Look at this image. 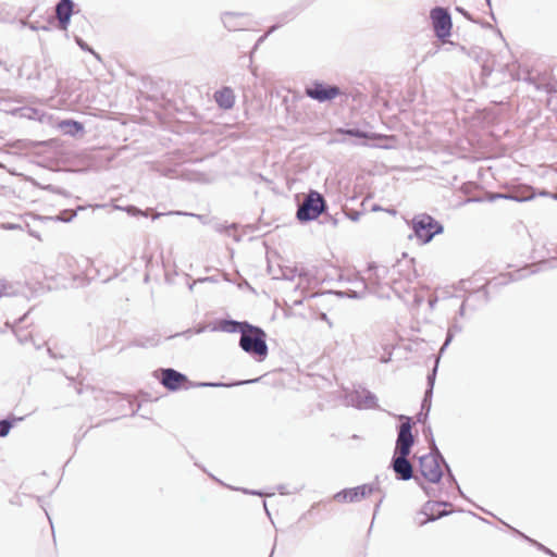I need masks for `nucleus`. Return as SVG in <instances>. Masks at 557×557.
<instances>
[{"label": "nucleus", "mask_w": 557, "mask_h": 557, "mask_svg": "<svg viewBox=\"0 0 557 557\" xmlns=\"http://www.w3.org/2000/svg\"><path fill=\"white\" fill-rule=\"evenodd\" d=\"M76 3L73 0H59L55 4V16L58 20L57 28L60 30L66 32L70 24L71 18L74 14L78 13V10L75 11Z\"/></svg>", "instance_id": "9b49d317"}, {"label": "nucleus", "mask_w": 557, "mask_h": 557, "mask_svg": "<svg viewBox=\"0 0 557 557\" xmlns=\"http://www.w3.org/2000/svg\"><path fill=\"white\" fill-rule=\"evenodd\" d=\"M423 432H424V434H425V433H429V434L431 435V440L433 438L432 431H431V428H430V426L425 428V429L423 430Z\"/></svg>", "instance_id": "864d4df0"}, {"label": "nucleus", "mask_w": 557, "mask_h": 557, "mask_svg": "<svg viewBox=\"0 0 557 557\" xmlns=\"http://www.w3.org/2000/svg\"><path fill=\"white\" fill-rule=\"evenodd\" d=\"M29 27H30V29H33V30H39V29L45 30V32L50 30V27H49V26H47V25H41V26H40V25L30 24V25H29Z\"/></svg>", "instance_id": "79ce46f5"}, {"label": "nucleus", "mask_w": 557, "mask_h": 557, "mask_svg": "<svg viewBox=\"0 0 557 557\" xmlns=\"http://www.w3.org/2000/svg\"><path fill=\"white\" fill-rule=\"evenodd\" d=\"M409 225L421 244L430 243L436 235L444 232L443 224L428 213L416 214Z\"/></svg>", "instance_id": "20e7f679"}, {"label": "nucleus", "mask_w": 557, "mask_h": 557, "mask_svg": "<svg viewBox=\"0 0 557 557\" xmlns=\"http://www.w3.org/2000/svg\"><path fill=\"white\" fill-rule=\"evenodd\" d=\"M444 468L446 470V480L450 483V484H454L456 486V488L458 490L459 494L463 497V498H467L466 495L463 494L462 490L460 488L457 480H456V476L455 474L453 473L449 465L444 461Z\"/></svg>", "instance_id": "a878e982"}, {"label": "nucleus", "mask_w": 557, "mask_h": 557, "mask_svg": "<svg viewBox=\"0 0 557 557\" xmlns=\"http://www.w3.org/2000/svg\"><path fill=\"white\" fill-rule=\"evenodd\" d=\"M534 197L535 193L531 186H519L506 191V200H512L516 202L529 201Z\"/></svg>", "instance_id": "2eb2a0df"}, {"label": "nucleus", "mask_w": 557, "mask_h": 557, "mask_svg": "<svg viewBox=\"0 0 557 557\" xmlns=\"http://www.w3.org/2000/svg\"><path fill=\"white\" fill-rule=\"evenodd\" d=\"M277 490L281 494H286L284 485H280Z\"/></svg>", "instance_id": "4d7b16f0"}, {"label": "nucleus", "mask_w": 557, "mask_h": 557, "mask_svg": "<svg viewBox=\"0 0 557 557\" xmlns=\"http://www.w3.org/2000/svg\"><path fill=\"white\" fill-rule=\"evenodd\" d=\"M262 504H263V508H264V510H265L267 515L270 517V511H269V509H268L267 502H265V500H263V502H262Z\"/></svg>", "instance_id": "6e6d98bb"}, {"label": "nucleus", "mask_w": 557, "mask_h": 557, "mask_svg": "<svg viewBox=\"0 0 557 557\" xmlns=\"http://www.w3.org/2000/svg\"><path fill=\"white\" fill-rule=\"evenodd\" d=\"M499 284H507V280L504 277V280L499 282Z\"/></svg>", "instance_id": "774afa93"}, {"label": "nucleus", "mask_w": 557, "mask_h": 557, "mask_svg": "<svg viewBox=\"0 0 557 557\" xmlns=\"http://www.w3.org/2000/svg\"><path fill=\"white\" fill-rule=\"evenodd\" d=\"M425 419H426V418H425V413H423V412H421V413L419 414V417H418V420H419L420 422H423V420H425Z\"/></svg>", "instance_id": "603ef678"}, {"label": "nucleus", "mask_w": 557, "mask_h": 557, "mask_svg": "<svg viewBox=\"0 0 557 557\" xmlns=\"http://www.w3.org/2000/svg\"><path fill=\"white\" fill-rule=\"evenodd\" d=\"M158 344H159V338L156 335L145 337V338H138L133 342L134 346L144 347V348L154 347Z\"/></svg>", "instance_id": "b1692460"}, {"label": "nucleus", "mask_w": 557, "mask_h": 557, "mask_svg": "<svg viewBox=\"0 0 557 557\" xmlns=\"http://www.w3.org/2000/svg\"><path fill=\"white\" fill-rule=\"evenodd\" d=\"M339 132L350 137L368 138V133L359 128H341Z\"/></svg>", "instance_id": "bb28decb"}, {"label": "nucleus", "mask_w": 557, "mask_h": 557, "mask_svg": "<svg viewBox=\"0 0 557 557\" xmlns=\"http://www.w3.org/2000/svg\"><path fill=\"white\" fill-rule=\"evenodd\" d=\"M414 480L419 483L420 487H422V488L424 490V492H425L426 494H429V492H428L426 487H425L422 483H420V482H419V479H418V478H414Z\"/></svg>", "instance_id": "5fc2aeb1"}, {"label": "nucleus", "mask_w": 557, "mask_h": 557, "mask_svg": "<svg viewBox=\"0 0 557 557\" xmlns=\"http://www.w3.org/2000/svg\"><path fill=\"white\" fill-rule=\"evenodd\" d=\"M234 227H235V225H234V224H232V225H228V226H227V225H224V224H221V223H218V224H215V226H214V228H215V231H216V232H219V233H223V232H225V233H227V235H231V234H230V230H231V228H234Z\"/></svg>", "instance_id": "c9c22d12"}, {"label": "nucleus", "mask_w": 557, "mask_h": 557, "mask_svg": "<svg viewBox=\"0 0 557 557\" xmlns=\"http://www.w3.org/2000/svg\"><path fill=\"white\" fill-rule=\"evenodd\" d=\"M409 456L393 455L389 467L398 481H409L413 479V467L408 460Z\"/></svg>", "instance_id": "f8f14e48"}, {"label": "nucleus", "mask_w": 557, "mask_h": 557, "mask_svg": "<svg viewBox=\"0 0 557 557\" xmlns=\"http://www.w3.org/2000/svg\"><path fill=\"white\" fill-rule=\"evenodd\" d=\"M46 517L49 520V523H52V520H51V517L49 516V513H46Z\"/></svg>", "instance_id": "338daca9"}, {"label": "nucleus", "mask_w": 557, "mask_h": 557, "mask_svg": "<svg viewBox=\"0 0 557 557\" xmlns=\"http://www.w3.org/2000/svg\"><path fill=\"white\" fill-rule=\"evenodd\" d=\"M46 517L49 520V523H52V520H51V517L49 516V513H46Z\"/></svg>", "instance_id": "69168bd1"}, {"label": "nucleus", "mask_w": 557, "mask_h": 557, "mask_svg": "<svg viewBox=\"0 0 557 557\" xmlns=\"http://www.w3.org/2000/svg\"><path fill=\"white\" fill-rule=\"evenodd\" d=\"M465 311H466V304L465 301L461 304L459 310H458V315L459 317H463L465 315Z\"/></svg>", "instance_id": "49530a36"}, {"label": "nucleus", "mask_w": 557, "mask_h": 557, "mask_svg": "<svg viewBox=\"0 0 557 557\" xmlns=\"http://www.w3.org/2000/svg\"><path fill=\"white\" fill-rule=\"evenodd\" d=\"M295 275H296V270L295 269H287L286 271H283V278L284 280L292 281V280H294Z\"/></svg>", "instance_id": "4c0bfd02"}, {"label": "nucleus", "mask_w": 557, "mask_h": 557, "mask_svg": "<svg viewBox=\"0 0 557 557\" xmlns=\"http://www.w3.org/2000/svg\"><path fill=\"white\" fill-rule=\"evenodd\" d=\"M248 327H251V324L247 321H236L233 319L223 320L220 329L226 333H239L247 331Z\"/></svg>", "instance_id": "f3484780"}, {"label": "nucleus", "mask_w": 557, "mask_h": 557, "mask_svg": "<svg viewBox=\"0 0 557 557\" xmlns=\"http://www.w3.org/2000/svg\"><path fill=\"white\" fill-rule=\"evenodd\" d=\"M59 126L65 135H70L73 137L83 134L85 129L83 123L71 119L61 121Z\"/></svg>", "instance_id": "6ab92c4d"}, {"label": "nucleus", "mask_w": 557, "mask_h": 557, "mask_svg": "<svg viewBox=\"0 0 557 557\" xmlns=\"http://www.w3.org/2000/svg\"><path fill=\"white\" fill-rule=\"evenodd\" d=\"M348 399L357 409H377V397L374 393L369 391L366 387L359 386L358 388L354 389L349 396Z\"/></svg>", "instance_id": "9d476101"}, {"label": "nucleus", "mask_w": 557, "mask_h": 557, "mask_svg": "<svg viewBox=\"0 0 557 557\" xmlns=\"http://www.w3.org/2000/svg\"><path fill=\"white\" fill-rule=\"evenodd\" d=\"M238 491H242L243 493L245 494H248V495H258V496H263V492L262 491H259V490H249V488H237Z\"/></svg>", "instance_id": "58836bf2"}, {"label": "nucleus", "mask_w": 557, "mask_h": 557, "mask_svg": "<svg viewBox=\"0 0 557 557\" xmlns=\"http://www.w3.org/2000/svg\"><path fill=\"white\" fill-rule=\"evenodd\" d=\"M433 388L434 386H428L425 392H424V396H423V399H429L432 401V396H433Z\"/></svg>", "instance_id": "a19ab883"}, {"label": "nucleus", "mask_w": 557, "mask_h": 557, "mask_svg": "<svg viewBox=\"0 0 557 557\" xmlns=\"http://www.w3.org/2000/svg\"><path fill=\"white\" fill-rule=\"evenodd\" d=\"M446 461L438 450L434 438H432V447L429 454L419 457V470L421 475L430 483L437 484L444 476L442 463Z\"/></svg>", "instance_id": "7ed1b4c3"}, {"label": "nucleus", "mask_w": 557, "mask_h": 557, "mask_svg": "<svg viewBox=\"0 0 557 557\" xmlns=\"http://www.w3.org/2000/svg\"><path fill=\"white\" fill-rule=\"evenodd\" d=\"M45 189L49 190V191H52V193H57V194H61V195H64V190L60 187H57L54 185H48L45 187Z\"/></svg>", "instance_id": "ea45409f"}, {"label": "nucleus", "mask_w": 557, "mask_h": 557, "mask_svg": "<svg viewBox=\"0 0 557 557\" xmlns=\"http://www.w3.org/2000/svg\"><path fill=\"white\" fill-rule=\"evenodd\" d=\"M193 333H194V332H193V330H190V329H189V330H187V331L183 332V333H182V335L189 336V335H191Z\"/></svg>", "instance_id": "bf43d9fd"}, {"label": "nucleus", "mask_w": 557, "mask_h": 557, "mask_svg": "<svg viewBox=\"0 0 557 557\" xmlns=\"http://www.w3.org/2000/svg\"><path fill=\"white\" fill-rule=\"evenodd\" d=\"M524 75L519 71L517 73V79L519 81H524V82H528L529 84H534L535 85V81L534 78L531 76V74L529 73V71H524L523 72Z\"/></svg>", "instance_id": "2f4dec72"}, {"label": "nucleus", "mask_w": 557, "mask_h": 557, "mask_svg": "<svg viewBox=\"0 0 557 557\" xmlns=\"http://www.w3.org/2000/svg\"><path fill=\"white\" fill-rule=\"evenodd\" d=\"M76 216V211L63 210L57 215V220L61 222H71Z\"/></svg>", "instance_id": "c756f323"}, {"label": "nucleus", "mask_w": 557, "mask_h": 557, "mask_svg": "<svg viewBox=\"0 0 557 557\" xmlns=\"http://www.w3.org/2000/svg\"><path fill=\"white\" fill-rule=\"evenodd\" d=\"M497 199H506V193H487L485 197L473 196V197L468 198L466 200V202L467 203L483 202V201L494 202Z\"/></svg>", "instance_id": "5701e85b"}, {"label": "nucleus", "mask_w": 557, "mask_h": 557, "mask_svg": "<svg viewBox=\"0 0 557 557\" xmlns=\"http://www.w3.org/2000/svg\"><path fill=\"white\" fill-rule=\"evenodd\" d=\"M46 517L49 520V523H52V520H51V517L49 516V513H46Z\"/></svg>", "instance_id": "0e129e2a"}, {"label": "nucleus", "mask_w": 557, "mask_h": 557, "mask_svg": "<svg viewBox=\"0 0 557 557\" xmlns=\"http://www.w3.org/2000/svg\"><path fill=\"white\" fill-rule=\"evenodd\" d=\"M433 32L437 39L445 40L451 34L453 21L449 11L443 7H435L430 11Z\"/></svg>", "instance_id": "0eeeda50"}, {"label": "nucleus", "mask_w": 557, "mask_h": 557, "mask_svg": "<svg viewBox=\"0 0 557 557\" xmlns=\"http://www.w3.org/2000/svg\"><path fill=\"white\" fill-rule=\"evenodd\" d=\"M325 220H326V222L331 223L334 227H336V226H337V224H338V220H337V218H336V216H333V215H331V214L326 215V216H325Z\"/></svg>", "instance_id": "37998d69"}, {"label": "nucleus", "mask_w": 557, "mask_h": 557, "mask_svg": "<svg viewBox=\"0 0 557 557\" xmlns=\"http://www.w3.org/2000/svg\"><path fill=\"white\" fill-rule=\"evenodd\" d=\"M238 346L257 361H263L268 357L267 333L257 325L248 327L239 337Z\"/></svg>", "instance_id": "f03ea898"}, {"label": "nucleus", "mask_w": 557, "mask_h": 557, "mask_svg": "<svg viewBox=\"0 0 557 557\" xmlns=\"http://www.w3.org/2000/svg\"><path fill=\"white\" fill-rule=\"evenodd\" d=\"M203 330H205V327H200L195 333L199 334V333L203 332Z\"/></svg>", "instance_id": "680f3d73"}, {"label": "nucleus", "mask_w": 557, "mask_h": 557, "mask_svg": "<svg viewBox=\"0 0 557 557\" xmlns=\"http://www.w3.org/2000/svg\"><path fill=\"white\" fill-rule=\"evenodd\" d=\"M73 38L83 51L91 53L97 60L101 61L100 54L96 52L85 40H83L82 37L74 35Z\"/></svg>", "instance_id": "393cba45"}, {"label": "nucleus", "mask_w": 557, "mask_h": 557, "mask_svg": "<svg viewBox=\"0 0 557 557\" xmlns=\"http://www.w3.org/2000/svg\"><path fill=\"white\" fill-rule=\"evenodd\" d=\"M382 502H383V498H381V499L379 500V503L374 506V516H375V515H376V512L379 511V509H380V506H381Z\"/></svg>", "instance_id": "8fccbe9b"}, {"label": "nucleus", "mask_w": 557, "mask_h": 557, "mask_svg": "<svg viewBox=\"0 0 557 557\" xmlns=\"http://www.w3.org/2000/svg\"><path fill=\"white\" fill-rule=\"evenodd\" d=\"M397 418L401 420V423L397 426V438L393 455L409 456L416 443V437L412 434L413 421L412 418L405 414H399Z\"/></svg>", "instance_id": "423d86ee"}, {"label": "nucleus", "mask_w": 557, "mask_h": 557, "mask_svg": "<svg viewBox=\"0 0 557 557\" xmlns=\"http://www.w3.org/2000/svg\"><path fill=\"white\" fill-rule=\"evenodd\" d=\"M510 530L519 535L520 537H522L523 540L528 541L531 545L535 546L537 549L544 552L545 554H547L548 556L550 557H557V554L554 553L552 549L547 548L546 546H544L542 543L529 537L528 535H525L524 533H522L521 531L512 528V527H509Z\"/></svg>", "instance_id": "412c9836"}, {"label": "nucleus", "mask_w": 557, "mask_h": 557, "mask_svg": "<svg viewBox=\"0 0 557 557\" xmlns=\"http://www.w3.org/2000/svg\"><path fill=\"white\" fill-rule=\"evenodd\" d=\"M386 212L395 215L397 213V211L394 209V208H388V209H385Z\"/></svg>", "instance_id": "3c124183"}, {"label": "nucleus", "mask_w": 557, "mask_h": 557, "mask_svg": "<svg viewBox=\"0 0 557 557\" xmlns=\"http://www.w3.org/2000/svg\"><path fill=\"white\" fill-rule=\"evenodd\" d=\"M47 351H48V354H49V356H50L51 358H54V359H57V358H64V356H63V355H57V354L53 351V349H52L51 347H49V346L47 347Z\"/></svg>", "instance_id": "a18cd8bd"}, {"label": "nucleus", "mask_w": 557, "mask_h": 557, "mask_svg": "<svg viewBox=\"0 0 557 557\" xmlns=\"http://www.w3.org/2000/svg\"><path fill=\"white\" fill-rule=\"evenodd\" d=\"M436 363H438V361ZM436 373H437V364L434 366L432 371L426 376L428 386H434L435 379H436Z\"/></svg>", "instance_id": "f704fd0d"}, {"label": "nucleus", "mask_w": 557, "mask_h": 557, "mask_svg": "<svg viewBox=\"0 0 557 557\" xmlns=\"http://www.w3.org/2000/svg\"><path fill=\"white\" fill-rule=\"evenodd\" d=\"M368 270L369 271H374V275L377 280H381L382 277H384L387 273V268L386 267H380L375 263H369L368 265Z\"/></svg>", "instance_id": "c85d7f7f"}, {"label": "nucleus", "mask_w": 557, "mask_h": 557, "mask_svg": "<svg viewBox=\"0 0 557 557\" xmlns=\"http://www.w3.org/2000/svg\"><path fill=\"white\" fill-rule=\"evenodd\" d=\"M375 490L376 487L373 484H362L337 492L333 499L337 503H357L371 495Z\"/></svg>", "instance_id": "1a4fd4ad"}, {"label": "nucleus", "mask_w": 557, "mask_h": 557, "mask_svg": "<svg viewBox=\"0 0 557 557\" xmlns=\"http://www.w3.org/2000/svg\"><path fill=\"white\" fill-rule=\"evenodd\" d=\"M46 517L49 520V523H52V520H51V517L49 516V513H46Z\"/></svg>", "instance_id": "e2e57ef3"}, {"label": "nucleus", "mask_w": 557, "mask_h": 557, "mask_svg": "<svg viewBox=\"0 0 557 557\" xmlns=\"http://www.w3.org/2000/svg\"><path fill=\"white\" fill-rule=\"evenodd\" d=\"M246 13L240 12H223L221 14V21L224 27L230 32L245 29L248 25V23L244 21Z\"/></svg>", "instance_id": "4468645a"}, {"label": "nucleus", "mask_w": 557, "mask_h": 557, "mask_svg": "<svg viewBox=\"0 0 557 557\" xmlns=\"http://www.w3.org/2000/svg\"><path fill=\"white\" fill-rule=\"evenodd\" d=\"M16 227H18V226H17V225H15V224H8V225L5 226V228H8V230H14V228H16Z\"/></svg>", "instance_id": "052dcab7"}, {"label": "nucleus", "mask_w": 557, "mask_h": 557, "mask_svg": "<svg viewBox=\"0 0 557 557\" xmlns=\"http://www.w3.org/2000/svg\"><path fill=\"white\" fill-rule=\"evenodd\" d=\"M297 13H298V12H297V10H296V9H290V10H288V11H286V12L282 13V14L277 17V18H278V23H277V24H275V25H272V26L269 28V30H268L263 36H261V37L258 39V41H257V44H256L255 48H257V47H258V45H259L260 42H262V41H263V40H264V39H265L270 34H272V33H273V32H275L277 28H280L284 23H286V22H288V21L294 20V18H295V16L297 15Z\"/></svg>", "instance_id": "a211bd4d"}, {"label": "nucleus", "mask_w": 557, "mask_h": 557, "mask_svg": "<svg viewBox=\"0 0 557 557\" xmlns=\"http://www.w3.org/2000/svg\"><path fill=\"white\" fill-rule=\"evenodd\" d=\"M458 13L462 14L466 18L471 20L470 13L461 7L455 9Z\"/></svg>", "instance_id": "c03bdc74"}, {"label": "nucleus", "mask_w": 557, "mask_h": 557, "mask_svg": "<svg viewBox=\"0 0 557 557\" xmlns=\"http://www.w3.org/2000/svg\"><path fill=\"white\" fill-rule=\"evenodd\" d=\"M431 404L432 401L429 400V399H422V403H421V410L422 411H425V418H428L429 416V412L431 410Z\"/></svg>", "instance_id": "e433bc0d"}, {"label": "nucleus", "mask_w": 557, "mask_h": 557, "mask_svg": "<svg viewBox=\"0 0 557 557\" xmlns=\"http://www.w3.org/2000/svg\"><path fill=\"white\" fill-rule=\"evenodd\" d=\"M15 295V290L13 289V286L9 284L8 282L1 280L0 281V297L2 296H12Z\"/></svg>", "instance_id": "7c9ffc66"}, {"label": "nucleus", "mask_w": 557, "mask_h": 557, "mask_svg": "<svg viewBox=\"0 0 557 557\" xmlns=\"http://www.w3.org/2000/svg\"><path fill=\"white\" fill-rule=\"evenodd\" d=\"M164 213H160V212H157L154 213V215L152 216V220H157L159 219L161 215H163ZM168 215H171V214H177V215H190V216H198V218H201L200 215H196L194 213H187V212H183V211H170L166 213Z\"/></svg>", "instance_id": "473e14b6"}, {"label": "nucleus", "mask_w": 557, "mask_h": 557, "mask_svg": "<svg viewBox=\"0 0 557 557\" xmlns=\"http://www.w3.org/2000/svg\"><path fill=\"white\" fill-rule=\"evenodd\" d=\"M447 505H448V503H446V502L428 500L421 509V513L426 516V519L421 521L420 525H424L428 522L435 521L437 519H441L442 517L448 516L449 511L440 510L441 506H447Z\"/></svg>", "instance_id": "ddd939ff"}, {"label": "nucleus", "mask_w": 557, "mask_h": 557, "mask_svg": "<svg viewBox=\"0 0 557 557\" xmlns=\"http://www.w3.org/2000/svg\"><path fill=\"white\" fill-rule=\"evenodd\" d=\"M342 94L339 87L315 79L305 87V95L320 103L331 101Z\"/></svg>", "instance_id": "6e6552de"}, {"label": "nucleus", "mask_w": 557, "mask_h": 557, "mask_svg": "<svg viewBox=\"0 0 557 557\" xmlns=\"http://www.w3.org/2000/svg\"><path fill=\"white\" fill-rule=\"evenodd\" d=\"M156 377L159 380V382L169 391L176 392L180 391L183 387L184 383H188V385L185 387L186 389L189 387H234L239 385H246V384H253L261 380L260 377L251 379V380H244V381H234L231 383H222V382H199V383H191L188 381V377L173 369V368H161L156 371Z\"/></svg>", "instance_id": "f257e3e1"}, {"label": "nucleus", "mask_w": 557, "mask_h": 557, "mask_svg": "<svg viewBox=\"0 0 557 557\" xmlns=\"http://www.w3.org/2000/svg\"><path fill=\"white\" fill-rule=\"evenodd\" d=\"M361 214L362 213L360 211L352 210V209L345 212L346 218L352 222L359 221Z\"/></svg>", "instance_id": "72a5a7b5"}, {"label": "nucleus", "mask_w": 557, "mask_h": 557, "mask_svg": "<svg viewBox=\"0 0 557 557\" xmlns=\"http://www.w3.org/2000/svg\"><path fill=\"white\" fill-rule=\"evenodd\" d=\"M21 344H25L28 341V336L18 338Z\"/></svg>", "instance_id": "13d9d810"}, {"label": "nucleus", "mask_w": 557, "mask_h": 557, "mask_svg": "<svg viewBox=\"0 0 557 557\" xmlns=\"http://www.w3.org/2000/svg\"><path fill=\"white\" fill-rule=\"evenodd\" d=\"M216 104L224 110L232 109L235 103V95L231 87H223L214 92Z\"/></svg>", "instance_id": "dca6fc26"}, {"label": "nucleus", "mask_w": 557, "mask_h": 557, "mask_svg": "<svg viewBox=\"0 0 557 557\" xmlns=\"http://www.w3.org/2000/svg\"><path fill=\"white\" fill-rule=\"evenodd\" d=\"M462 330H463L462 324L459 323V321L457 319H454L453 322L450 323L448 330H447L445 342H444V344L442 345V347L440 349V356L450 345V343L453 342L455 335L458 334V333H461Z\"/></svg>", "instance_id": "aec40b11"}, {"label": "nucleus", "mask_w": 557, "mask_h": 557, "mask_svg": "<svg viewBox=\"0 0 557 557\" xmlns=\"http://www.w3.org/2000/svg\"><path fill=\"white\" fill-rule=\"evenodd\" d=\"M23 419H24L23 417H15V416H9L5 419H1L0 420V437H5L10 433V431L14 426V424L17 421H22Z\"/></svg>", "instance_id": "4be33fe9"}, {"label": "nucleus", "mask_w": 557, "mask_h": 557, "mask_svg": "<svg viewBox=\"0 0 557 557\" xmlns=\"http://www.w3.org/2000/svg\"><path fill=\"white\" fill-rule=\"evenodd\" d=\"M371 210H372L373 212H376V211H382V210H383V208H382L380 205H376V203H375V205H373V206H372V209H371Z\"/></svg>", "instance_id": "09e8293b"}, {"label": "nucleus", "mask_w": 557, "mask_h": 557, "mask_svg": "<svg viewBox=\"0 0 557 557\" xmlns=\"http://www.w3.org/2000/svg\"><path fill=\"white\" fill-rule=\"evenodd\" d=\"M326 207L323 195L310 189L304 201L298 205L296 218L301 223L314 221L325 211Z\"/></svg>", "instance_id": "39448f33"}, {"label": "nucleus", "mask_w": 557, "mask_h": 557, "mask_svg": "<svg viewBox=\"0 0 557 557\" xmlns=\"http://www.w3.org/2000/svg\"><path fill=\"white\" fill-rule=\"evenodd\" d=\"M346 294L348 295L349 298H358V293L357 292H354V290H348L346 292Z\"/></svg>", "instance_id": "de8ad7c7"}, {"label": "nucleus", "mask_w": 557, "mask_h": 557, "mask_svg": "<svg viewBox=\"0 0 557 557\" xmlns=\"http://www.w3.org/2000/svg\"><path fill=\"white\" fill-rule=\"evenodd\" d=\"M115 209L124 210V211H126L132 216H139V215L148 216V212L147 211H143L141 209H139L138 207L133 206V205L126 206L125 208H122L120 206H115Z\"/></svg>", "instance_id": "cd10ccee"}]
</instances>
